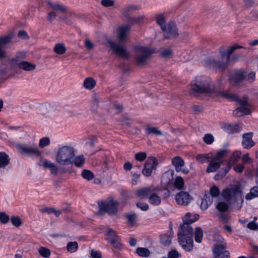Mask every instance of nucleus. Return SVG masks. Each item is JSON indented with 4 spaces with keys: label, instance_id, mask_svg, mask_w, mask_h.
Wrapping results in <instances>:
<instances>
[{
    "label": "nucleus",
    "instance_id": "obj_1",
    "mask_svg": "<svg viewBox=\"0 0 258 258\" xmlns=\"http://www.w3.org/2000/svg\"><path fill=\"white\" fill-rule=\"evenodd\" d=\"M199 218L198 214L189 212L187 213L182 218L184 223L180 227L178 236L180 245L186 251H190L193 247V230L190 224L195 222Z\"/></svg>",
    "mask_w": 258,
    "mask_h": 258
},
{
    "label": "nucleus",
    "instance_id": "obj_2",
    "mask_svg": "<svg viewBox=\"0 0 258 258\" xmlns=\"http://www.w3.org/2000/svg\"><path fill=\"white\" fill-rule=\"evenodd\" d=\"M210 78L204 76L197 77L195 80L192 82V89L199 93L209 94L212 97L218 98H231L235 97L231 95L227 91H218L214 90L211 86Z\"/></svg>",
    "mask_w": 258,
    "mask_h": 258
},
{
    "label": "nucleus",
    "instance_id": "obj_3",
    "mask_svg": "<svg viewBox=\"0 0 258 258\" xmlns=\"http://www.w3.org/2000/svg\"><path fill=\"white\" fill-rule=\"evenodd\" d=\"M77 150L70 145H58L55 150V160L59 165H68L73 163Z\"/></svg>",
    "mask_w": 258,
    "mask_h": 258
},
{
    "label": "nucleus",
    "instance_id": "obj_4",
    "mask_svg": "<svg viewBox=\"0 0 258 258\" xmlns=\"http://www.w3.org/2000/svg\"><path fill=\"white\" fill-rule=\"evenodd\" d=\"M241 48H243V46L241 45L235 44L225 51L220 52V57H221L220 61L208 58L205 61L204 64L210 68H218L223 70L229 61L230 56L233 51L236 49Z\"/></svg>",
    "mask_w": 258,
    "mask_h": 258
},
{
    "label": "nucleus",
    "instance_id": "obj_5",
    "mask_svg": "<svg viewBox=\"0 0 258 258\" xmlns=\"http://www.w3.org/2000/svg\"><path fill=\"white\" fill-rule=\"evenodd\" d=\"M228 153L226 149L219 150L213 154L210 160H208L209 164L206 169L208 173L215 172L220 167L222 163V158L225 157Z\"/></svg>",
    "mask_w": 258,
    "mask_h": 258
},
{
    "label": "nucleus",
    "instance_id": "obj_6",
    "mask_svg": "<svg viewBox=\"0 0 258 258\" xmlns=\"http://www.w3.org/2000/svg\"><path fill=\"white\" fill-rule=\"evenodd\" d=\"M222 195L229 202L236 201L238 200H241V202H243L241 189L239 185H229L222 191Z\"/></svg>",
    "mask_w": 258,
    "mask_h": 258
},
{
    "label": "nucleus",
    "instance_id": "obj_7",
    "mask_svg": "<svg viewBox=\"0 0 258 258\" xmlns=\"http://www.w3.org/2000/svg\"><path fill=\"white\" fill-rule=\"evenodd\" d=\"M156 20L157 24L164 32L165 37L169 38H175L178 36L177 30L174 23H172L166 27L165 19L161 14L157 16Z\"/></svg>",
    "mask_w": 258,
    "mask_h": 258
},
{
    "label": "nucleus",
    "instance_id": "obj_8",
    "mask_svg": "<svg viewBox=\"0 0 258 258\" xmlns=\"http://www.w3.org/2000/svg\"><path fill=\"white\" fill-rule=\"evenodd\" d=\"M229 93L231 95L235 96V97L231 98H226L228 100L236 101L238 102L240 107L235 109L234 111V113L237 116H241L244 115H248L250 113V105L247 101V98L246 97H244L242 98H239L236 94Z\"/></svg>",
    "mask_w": 258,
    "mask_h": 258
},
{
    "label": "nucleus",
    "instance_id": "obj_9",
    "mask_svg": "<svg viewBox=\"0 0 258 258\" xmlns=\"http://www.w3.org/2000/svg\"><path fill=\"white\" fill-rule=\"evenodd\" d=\"M215 240L219 244H216L213 249L214 256L216 258H227L229 253L225 249L226 243L224 238L220 235H217L215 237Z\"/></svg>",
    "mask_w": 258,
    "mask_h": 258
},
{
    "label": "nucleus",
    "instance_id": "obj_10",
    "mask_svg": "<svg viewBox=\"0 0 258 258\" xmlns=\"http://www.w3.org/2000/svg\"><path fill=\"white\" fill-rule=\"evenodd\" d=\"M99 211L98 213L102 215L105 213L109 214H114L116 213L118 202L113 200H108L105 201L100 202L98 204Z\"/></svg>",
    "mask_w": 258,
    "mask_h": 258
},
{
    "label": "nucleus",
    "instance_id": "obj_11",
    "mask_svg": "<svg viewBox=\"0 0 258 258\" xmlns=\"http://www.w3.org/2000/svg\"><path fill=\"white\" fill-rule=\"evenodd\" d=\"M135 50L136 60L139 65L144 64L152 52L149 47L141 45L137 46Z\"/></svg>",
    "mask_w": 258,
    "mask_h": 258
},
{
    "label": "nucleus",
    "instance_id": "obj_12",
    "mask_svg": "<svg viewBox=\"0 0 258 258\" xmlns=\"http://www.w3.org/2000/svg\"><path fill=\"white\" fill-rule=\"evenodd\" d=\"M10 64L13 68L18 66L19 68L26 71H31L35 69L36 66L26 61H21L20 57L16 56L10 60Z\"/></svg>",
    "mask_w": 258,
    "mask_h": 258
},
{
    "label": "nucleus",
    "instance_id": "obj_13",
    "mask_svg": "<svg viewBox=\"0 0 258 258\" xmlns=\"http://www.w3.org/2000/svg\"><path fill=\"white\" fill-rule=\"evenodd\" d=\"M106 45L110 48L112 52L116 55L123 58H127L128 57L129 54L128 52L121 45L116 43L109 39L107 40Z\"/></svg>",
    "mask_w": 258,
    "mask_h": 258
},
{
    "label": "nucleus",
    "instance_id": "obj_14",
    "mask_svg": "<svg viewBox=\"0 0 258 258\" xmlns=\"http://www.w3.org/2000/svg\"><path fill=\"white\" fill-rule=\"evenodd\" d=\"M106 240L114 248L120 249L122 244L116 232L111 228H108L106 233Z\"/></svg>",
    "mask_w": 258,
    "mask_h": 258
},
{
    "label": "nucleus",
    "instance_id": "obj_15",
    "mask_svg": "<svg viewBox=\"0 0 258 258\" xmlns=\"http://www.w3.org/2000/svg\"><path fill=\"white\" fill-rule=\"evenodd\" d=\"M158 164L157 159L153 157H149L145 163L142 174L146 177L151 176L153 171L156 169Z\"/></svg>",
    "mask_w": 258,
    "mask_h": 258
},
{
    "label": "nucleus",
    "instance_id": "obj_16",
    "mask_svg": "<svg viewBox=\"0 0 258 258\" xmlns=\"http://www.w3.org/2000/svg\"><path fill=\"white\" fill-rule=\"evenodd\" d=\"M16 147L22 153L37 156L40 155V152L38 147L34 143H31L28 145L18 144Z\"/></svg>",
    "mask_w": 258,
    "mask_h": 258
},
{
    "label": "nucleus",
    "instance_id": "obj_17",
    "mask_svg": "<svg viewBox=\"0 0 258 258\" xmlns=\"http://www.w3.org/2000/svg\"><path fill=\"white\" fill-rule=\"evenodd\" d=\"M176 203L180 205L187 206L192 200V197L187 191H180L175 196Z\"/></svg>",
    "mask_w": 258,
    "mask_h": 258
},
{
    "label": "nucleus",
    "instance_id": "obj_18",
    "mask_svg": "<svg viewBox=\"0 0 258 258\" xmlns=\"http://www.w3.org/2000/svg\"><path fill=\"white\" fill-rule=\"evenodd\" d=\"M45 2L54 11L48 13V19L50 21H52L55 18L56 12H64L67 10V8L64 6L59 4H52L49 0H45Z\"/></svg>",
    "mask_w": 258,
    "mask_h": 258
},
{
    "label": "nucleus",
    "instance_id": "obj_19",
    "mask_svg": "<svg viewBox=\"0 0 258 258\" xmlns=\"http://www.w3.org/2000/svg\"><path fill=\"white\" fill-rule=\"evenodd\" d=\"M172 164L177 172H181L185 174L189 173L188 169L184 166V160L180 157L176 156L173 158L172 160Z\"/></svg>",
    "mask_w": 258,
    "mask_h": 258
},
{
    "label": "nucleus",
    "instance_id": "obj_20",
    "mask_svg": "<svg viewBox=\"0 0 258 258\" xmlns=\"http://www.w3.org/2000/svg\"><path fill=\"white\" fill-rule=\"evenodd\" d=\"M156 188L153 186H150L146 187H142L137 190L136 196L140 199H146L148 198L151 192L155 191Z\"/></svg>",
    "mask_w": 258,
    "mask_h": 258
},
{
    "label": "nucleus",
    "instance_id": "obj_21",
    "mask_svg": "<svg viewBox=\"0 0 258 258\" xmlns=\"http://www.w3.org/2000/svg\"><path fill=\"white\" fill-rule=\"evenodd\" d=\"M252 136L253 133L252 132L243 135L241 144L244 149H249L254 146L255 143L252 140Z\"/></svg>",
    "mask_w": 258,
    "mask_h": 258
},
{
    "label": "nucleus",
    "instance_id": "obj_22",
    "mask_svg": "<svg viewBox=\"0 0 258 258\" xmlns=\"http://www.w3.org/2000/svg\"><path fill=\"white\" fill-rule=\"evenodd\" d=\"M12 38V35L11 34L0 37V58L6 57V52L4 47L10 42Z\"/></svg>",
    "mask_w": 258,
    "mask_h": 258
},
{
    "label": "nucleus",
    "instance_id": "obj_23",
    "mask_svg": "<svg viewBox=\"0 0 258 258\" xmlns=\"http://www.w3.org/2000/svg\"><path fill=\"white\" fill-rule=\"evenodd\" d=\"M244 73L241 71H236L233 72L230 76V81L231 84H237L242 81L244 78Z\"/></svg>",
    "mask_w": 258,
    "mask_h": 258
},
{
    "label": "nucleus",
    "instance_id": "obj_24",
    "mask_svg": "<svg viewBox=\"0 0 258 258\" xmlns=\"http://www.w3.org/2000/svg\"><path fill=\"white\" fill-rule=\"evenodd\" d=\"M241 155V153L240 151L237 150L233 152L229 159L228 166L225 169L224 172L223 173L224 175L229 172L231 165L233 164L234 163L237 162L239 160V159L240 158Z\"/></svg>",
    "mask_w": 258,
    "mask_h": 258
},
{
    "label": "nucleus",
    "instance_id": "obj_25",
    "mask_svg": "<svg viewBox=\"0 0 258 258\" xmlns=\"http://www.w3.org/2000/svg\"><path fill=\"white\" fill-rule=\"evenodd\" d=\"M130 27L127 25L119 27L117 30V38L119 41L124 40L128 35Z\"/></svg>",
    "mask_w": 258,
    "mask_h": 258
},
{
    "label": "nucleus",
    "instance_id": "obj_26",
    "mask_svg": "<svg viewBox=\"0 0 258 258\" xmlns=\"http://www.w3.org/2000/svg\"><path fill=\"white\" fill-rule=\"evenodd\" d=\"M40 165L45 168H49L52 173H56L58 170L56 165L54 163L47 159L41 160Z\"/></svg>",
    "mask_w": 258,
    "mask_h": 258
},
{
    "label": "nucleus",
    "instance_id": "obj_27",
    "mask_svg": "<svg viewBox=\"0 0 258 258\" xmlns=\"http://www.w3.org/2000/svg\"><path fill=\"white\" fill-rule=\"evenodd\" d=\"M174 173V171L173 170H170L165 172L162 176V182L168 186L171 183L173 179Z\"/></svg>",
    "mask_w": 258,
    "mask_h": 258
},
{
    "label": "nucleus",
    "instance_id": "obj_28",
    "mask_svg": "<svg viewBox=\"0 0 258 258\" xmlns=\"http://www.w3.org/2000/svg\"><path fill=\"white\" fill-rule=\"evenodd\" d=\"M213 198L209 195L206 194L202 199L201 203V209L203 210H207L212 204Z\"/></svg>",
    "mask_w": 258,
    "mask_h": 258
},
{
    "label": "nucleus",
    "instance_id": "obj_29",
    "mask_svg": "<svg viewBox=\"0 0 258 258\" xmlns=\"http://www.w3.org/2000/svg\"><path fill=\"white\" fill-rule=\"evenodd\" d=\"M148 199L149 203L154 206H158L161 203V198L154 191L150 194Z\"/></svg>",
    "mask_w": 258,
    "mask_h": 258
},
{
    "label": "nucleus",
    "instance_id": "obj_30",
    "mask_svg": "<svg viewBox=\"0 0 258 258\" xmlns=\"http://www.w3.org/2000/svg\"><path fill=\"white\" fill-rule=\"evenodd\" d=\"M10 162L8 155L5 152H0V168H5L8 166Z\"/></svg>",
    "mask_w": 258,
    "mask_h": 258
},
{
    "label": "nucleus",
    "instance_id": "obj_31",
    "mask_svg": "<svg viewBox=\"0 0 258 258\" xmlns=\"http://www.w3.org/2000/svg\"><path fill=\"white\" fill-rule=\"evenodd\" d=\"M96 85V81L91 77H88L85 79L83 83V87L88 90H91Z\"/></svg>",
    "mask_w": 258,
    "mask_h": 258
},
{
    "label": "nucleus",
    "instance_id": "obj_32",
    "mask_svg": "<svg viewBox=\"0 0 258 258\" xmlns=\"http://www.w3.org/2000/svg\"><path fill=\"white\" fill-rule=\"evenodd\" d=\"M255 198H258V186H254L251 188L249 192L245 196L246 200H251Z\"/></svg>",
    "mask_w": 258,
    "mask_h": 258
},
{
    "label": "nucleus",
    "instance_id": "obj_33",
    "mask_svg": "<svg viewBox=\"0 0 258 258\" xmlns=\"http://www.w3.org/2000/svg\"><path fill=\"white\" fill-rule=\"evenodd\" d=\"M136 253L141 257H148L150 254V250L146 247H138L136 249Z\"/></svg>",
    "mask_w": 258,
    "mask_h": 258
},
{
    "label": "nucleus",
    "instance_id": "obj_34",
    "mask_svg": "<svg viewBox=\"0 0 258 258\" xmlns=\"http://www.w3.org/2000/svg\"><path fill=\"white\" fill-rule=\"evenodd\" d=\"M79 247L78 243L76 241H71L67 245V249L70 253H74L77 251Z\"/></svg>",
    "mask_w": 258,
    "mask_h": 258
},
{
    "label": "nucleus",
    "instance_id": "obj_35",
    "mask_svg": "<svg viewBox=\"0 0 258 258\" xmlns=\"http://www.w3.org/2000/svg\"><path fill=\"white\" fill-rule=\"evenodd\" d=\"M213 155V154H199L198 155L196 159L197 160L201 163H204L207 162H208V160H210V158H211V156Z\"/></svg>",
    "mask_w": 258,
    "mask_h": 258
},
{
    "label": "nucleus",
    "instance_id": "obj_36",
    "mask_svg": "<svg viewBox=\"0 0 258 258\" xmlns=\"http://www.w3.org/2000/svg\"><path fill=\"white\" fill-rule=\"evenodd\" d=\"M203 237V232L202 229L197 227L195 229V239L197 242L200 243L202 240Z\"/></svg>",
    "mask_w": 258,
    "mask_h": 258
},
{
    "label": "nucleus",
    "instance_id": "obj_37",
    "mask_svg": "<svg viewBox=\"0 0 258 258\" xmlns=\"http://www.w3.org/2000/svg\"><path fill=\"white\" fill-rule=\"evenodd\" d=\"M53 50L58 54H62L66 52V48L63 44L57 43L54 47Z\"/></svg>",
    "mask_w": 258,
    "mask_h": 258
},
{
    "label": "nucleus",
    "instance_id": "obj_38",
    "mask_svg": "<svg viewBox=\"0 0 258 258\" xmlns=\"http://www.w3.org/2000/svg\"><path fill=\"white\" fill-rule=\"evenodd\" d=\"M146 133L148 135H162V133L156 127L148 126L146 128Z\"/></svg>",
    "mask_w": 258,
    "mask_h": 258
},
{
    "label": "nucleus",
    "instance_id": "obj_39",
    "mask_svg": "<svg viewBox=\"0 0 258 258\" xmlns=\"http://www.w3.org/2000/svg\"><path fill=\"white\" fill-rule=\"evenodd\" d=\"M50 144V140L48 137H43L39 141L38 146L40 148L43 149L48 146Z\"/></svg>",
    "mask_w": 258,
    "mask_h": 258
},
{
    "label": "nucleus",
    "instance_id": "obj_40",
    "mask_svg": "<svg viewBox=\"0 0 258 258\" xmlns=\"http://www.w3.org/2000/svg\"><path fill=\"white\" fill-rule=\"evenodd\" d=\"M172 237V234L171 233L163 234L161 236V241L165 245H169L171 243Z\"/></svg>",
    "mask_w": 258,
    "mask_h": 258
},
{
    "label": "nucleus",
    "instance_id": "obj_41",
    "mask_svg": "<svg viewBox=\"0 0 258 258\" xmlns=\"http://www.w3.org/2000/svg\"><path fill=\"white\" fill-rule=\"evenodd\" d=\"M174 183L176 188L180 189L183 187L184 182L182 177L177 176L175 178Z\"/></svg>",
    "mask_w": 258,
    "mask_h": 258
},
{
    "label": "nucleus",
    "instance_id": "obj_42",
    "mask_svg": "<svg viewBox=\"0 0 258 258\" xmlns=\"http://www.w3.org/2000/svg\"><path fill=\"white\" fill-rule=\"evenodd\" d=\"M82 176L87 180H90L94 178V174L89 170H83L81 173Z\"/></svg>",
    "mask_w": 258,
    "mask_h": 258
},
{
    "label": "nucleus",
    "instance_id": "obj_43",
    "mask_svg": "<svg viewBox=\"0 0 258 258\" xmlns=\"http://www.w3.org/2000/svg\"><path fill=\"white\" fill-rule=\"evenodd\" d=\"M85 162V158L83 155H80L77 156L74 160V164L77 167L82 166Z\"/></svg>",
    "mask_w": 258,
    "mask_h": 258
},
{
    "label": "nucleus",
    "instance_id": "obj_44",
    "mask_svg": "<svg viewBox=\"0 0 258 258\" xmlns=\"http://www.w3.org/2000/svg\"><path fill=\"white\" fill-rule=\"evenodd\" d=\"M38 251L39 254L45 258H48L50 255V250L44 247H40Z\"/></svg>",
    "mask_w": 258,
    "mask_h": 258
},
{
    "label": "nucleus",
    "instance_id": "obj_45",
    "mask_svg": "<svg viewBox=\"0 0 258 258\" xmlns=\"http://www.w3.org/2000/svg\"><path fill=\"white\" fill-rule=\"evenodd\" d=\"M217 209L220 212H225L228 208V205L224 202H220L216 205Z\"/></svg>",
    "mask_w": 258,
    "mask_h": 258
},
{
    "label": "nucleus",
    "instance_id": "obj_46",
    "mask_svg": "<svg viewBox=\"0 0 258 258\" xmlns=\"http://www.w3.org/2000/svg\"><path fill=\"white\" fill-rule=\"evenodd\" d=\"M11 221L12 224L17 227H19L22 224V221L21 219L18 216L12 217Z\"/></svg>",
    "mask_w": 258,
    "mask_h": 258
},
{
    "label": "nucleus",
    "instance_id": "obj_47",
    "mask_svg": "<svg viewBox=\"0 0 258 258\" xmlns=\"http://www.w3.org/2000/svg\"><path fill=\"white\" fill-rule=\"evenodd\" d=\"M135 159L140 162H142L147 158V154L145 152H141L135 154Z\"/></svg>",
    "mask_w": 258,
    "mask_h": 258
},
{
    "label": "nucleus",
    "instance_id": "obj_48",
    "mask_svg": "<svg viewBox=\"0 0 258 258\" xmlns=\"http://www.w3.org/2000/svg\"><path fill=\"white\" fill-rule=\"evenodd\" d=\"M210 196L212 197H217L219 195L220 190L215 185L212 186L210 189Z\"/></svg>",
    "mask_w": 258,
    "mask_h": 258
},
{
    "label": "nucleus",
    "instance_id": "obj_49",
    "mask_svg": "<svg viewBox=\"0 0 258 258\" xmlns=\"http://www.w3.org/2000/svg\"><path fill=\"white\" fill-rule=\"evenodd\" d=\"M140 174L136 173H132L131 183L133 185H136L140 181Z\"/></svg>",
    "mask_w": 258,
    "mask_h": 258
},
{
    "label": "nucleus",
    "instance_id": "obj_50",
    "mask_svg": "<svg viewBox=\"0 0 258 258\" xmlns=\"http://www.w3.org/2000/svg\"><path fill=\"white\" fill-rule=\"evenodd\" d=\"M203 140L207 144H211L214 140V137L211 134H206L203 138Z\"/></svg>",
    "mask_w": 258,
    "mask_h": 258
},
{
    "label": "nucleus",
    "instance_id": "obj_51",
    "mask_svg": "<svg viewBox=\"0 0 258 258\" xmlns=\"http://www.w3.org/2000/svg\"><path fill=\"white\" fill-rule=\"evenodd\" d=\"M9 216L5 212H0V222L6 224L9 222Z\"/></svg>",
    "mask_w": 258,
    "mask_h": 258
},
{
    "label": "nucleus",
    "instance_id": "obj_52",
    "mask_svg": "<svg viewBox=\"0 0 258 258\" xmlns=\"http://www.w3.org/2000/svg\"><path fill=\"white\" fill-rule=\"evenodd\" d=\"M90 254L92 258H102V253L99 250L92 249Z\"/></svg>",
    "mask_w": 258,
    "mask_h": 258
},
{
    "label": "nucleus",
    "instance_id": "obj_53",
    "mask_svg": "<svg viewBox=\"0 0 258 258\" xmlns=\"http://www.w3.org/2000/svg\"><path fill=\"white\" fill-rule=\"evenodd\" d=\"M179 256V253L176 250H172L168 252V258H178Z\"/></svg>",
    "mask_w": 258,
    "mask_h": 258
},
{
    "label": "nucleus",
    "instance_id": "obj_54",
    "mask_svg": "<svg viewBox=\"0 0 258 258\" xmlns=\"http://www.w3.org/2000/svg\"><path fill=\"white\" fill-rule=\"evenodd\" d=\"M234 170L237 173H241L244 169V166L241 164H237L233 167Z\"/></svg>",
    "mask_w": 258,
    "mask_h": 258
},
{
    "label": "nucleus",
    "instance_id": "obj_55",
    "mask_svg": "<svg viewBox=\"0 0 258 258\" xmlns=\"http://www.w3.org/2000/svg\"><path fill=\"white\" fill-rule=\"evenodd\" d=\"M137 207L143 211H147L149 209V206L145 203H139L137 204Z\"/></svg>",
    "mask_w": 258,
    "mask_h": 258
},
{
    "label": "nucleus",
    "instance_id": "obj_56",
    "mask_svg": "<svg viewBox=\"0 0 258 258\" xmlns=\"http://www.w3.org/2000/svg\"><path fill=\"white\" fill-rule=\"evenodd\" d=\"M242 161L243 163H250L252 162V159L249 157L248 154H245L242 156Z\"/></svg>",
    "mask_w": 258,
    "mask_h": 258
},
{
    "label": "nucleus",
    "instance_id": "obj_57",
    "mask_svg": "<svg viewBox=\"0 0 258 258\" xmlns=\"http://www.w3.org/2000/svg\"><path fill=\"white\" fill-rule=\"evenodd\" d=\"M114 1L113 0H102L101 4L105 7H110L113 6L114 4Z\"/></svg>",
    "mask_w": 258,
    "mask_h": 258
},
{
    "label": "nucleus",
    "instance_id": "obj_58",
    "mask_svg": "<svg viewBox=\"0 0 258 258\" xmlns=\"http://www.w3.org/2000/svg\"><path fill=\"white\" fill-rule=\"evenodd\" d=\"M135 218H136V216L134 214H130V215H127V220L131 225L132 226L134 224V222L135 221Z\"/></svg>",
    "mask_w": 258,
    "mask_h": 258
},
{
    "label": "nucleus",
    "instance_id": "obj_59",
    "mask_svg": "<svg viewBox=\"0 0 258 258\" xmlns=\"http://www.w3.org/2000/svg\"><path fill=\"white\" fill-rule=\"evenodd\" d=\"M247 227L249 229H251V230H256L258 227L256 225V224H255V222H249L247 225Z\"/></svg>",
    "mask_w": 258,
    "mask_h": 258
},
{
    "label": "nucleus",
    "instance_id": "obj_60",
    "mask_svg": "<svg viewBox=\"0 0 258 258\" xmlns=\"http://www.w3.org/2000/svg\"><path fill=\"white\" fill-rule=\"evenodd\" d=\"M132 168V164L129 162H126L123 164V168L126 171H130Z\"/></svg>",
    "mask_w": 258,
    "mask_h": 258
},
{
    "label": "nucleus",
    "instance_id": "obj_61",
    "mask_svg": "<svg viewBox=\"0 0 258 258\" xmlns=\"http://www.w3.org/2000/svg\"><path fill=\"white\" fill-rule=\"evenodd\" d=\"M40 212L42 213H47L48 214L52 213V212L54 211V209L52 208H48L47 207H44L40 209Z\"/></svg>",
    "mask_w": 258,
    "mask_h": 258
},
{
    "label": "nucleus",
    "instance_id": "obj_62",
    "mask_svg": "<svg viewBox=\"0 0 258 258\" xmlns=\"http://www.w3.org/2000/svg\"><path fill=\"white\" fill-rule=\"evenodd\" d=\"M85 44L86 47L89 49H91L94 47L93 43L89 40H86Z\"/></svg>",
    "mask_w": 258,
    "mask_h": 258
},
{
    "label": "nucleus",
    "instance_id": "obj_63",
    "mask_svg": "<svg viewBox=\"0 0 258 258\" xmlns=\"http://www.w3.org/2000/svg\"><path fill=\"white\" fill-rule=\"evenodd\" d=\"M162 55L165 57H168L172 54V51L170 49H166L163 51L162 53Z\"/></svg>",
    "mask_w": 258,
    "mask_h": 258
},
{
    "label": "nucleus",
    "instance_id": "obj_64",
    "mask_svg": "<svg viewBox=\"0 0 258 258\" xmlns=\"http://www.w3.org/2000/svg\"><path fill=\"white\" fill-rule=\"evenodd\" d=\"M19 37L23 39L27 38L28 37L27 33L24 31H20L18 33Z\"/></svg>",
    "mask_w": 258,
    "mask_h": 258
}]
</instances>
